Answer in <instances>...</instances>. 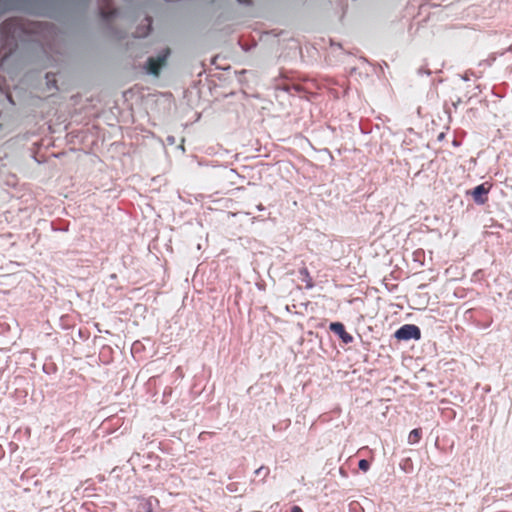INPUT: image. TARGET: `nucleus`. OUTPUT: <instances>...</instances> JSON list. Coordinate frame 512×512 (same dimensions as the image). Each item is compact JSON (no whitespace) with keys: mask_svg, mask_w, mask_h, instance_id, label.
Masks as SVG:
<instances>
[{"mask_svg":"<svg viewBox=\"0 0 512 512\" xmlns=\"http://www.w3.org/2000/svg\"><path fill=\"white\" fill-rule=\"evenodd\" d=\"M2 456H3V453H2V451L0 450V459L2 458Z\"/></svg>","mask_w":512,"mask_h":512,"instance_id":"nucleus-15","label":"nucleus"},{"mask_svg":"<svg viewBox=\"0 0 512 512\" xmlns=\"http://www.w3.org/2000/svg\"><path fill=\"white\" fill-rule=\"evenodd\" d=\"M147 512H153V511H152V508H151V507H149V508H148V510H147Z\"/></svg>","mask_w":512,"mask_h":512,"instance_id":"nucleus-14","label":"nucleus"},{"mask_svg":"<svg viewBox=\"0 0 512 512\" xmlns=\"http://www.w3.org/2000/svg\"><path fill=\"white\" fill-rule=\"evenodd\" d=\"M146 21H147V28H146V30L143 33L138 34L137 35L138 37L146 36L149 33V31L151 29V19L150 18H146Z\"/></svg>","mask_w":512,"mask_h":512,"instance_id":"nucleus-11","label":"nucleus"},{"mask_svg":"<svg viewBox=\"0 0 512 512\" xmlns=\"http://www.w3.org/2000/svg\"><path fill=\"white\" fill-rule=\"evenodd\" d=\"M23 30V23L18 18H10L4 21L0 27L1 34L5 41L15 39Z\"/></svg>","mask_w":512,"mask_h":512,"instance_id":"nucleus-1","label":"nucleus"},{"mask_svg":"<svg viewBox=\"0 0 512 512\" xmlns=\"http://www.w3.org/2000/svg\"><path fill=\"white\" fill-rule=\"evenodd\" d=\"M422 436L421 429H413L408 436V442L410 444H415L420 441Z\"/></svg>","mask_w":512,"mask_h":512,"instance_id":"nucleus-7","label":"nucleus"},{"mask_svg":"<svg viewBox=\"0 0 512 512\" xmlns=\"http://www.w3.org/2000/svg\"><path fill=\"white\" fill-rule=\"evenodd\" d=\"M169 55L170 49L166 48L157 57H150L147 61L148 72L158 76L161 68L166 65Z\"/></svg>","mask_w":512,"mask_h":512,"instance_id":"nucleus-2","label":"nucleus"},{"mask_svg":"<svg viewBox=\"0 0 512 512\" xmlns=\"http://www.w3.org/2000/svg\"><path fill=\"white\" fill-rule=\"evenodd\" d=\"M103 1L106 2V6L101 7V15L103 18L109 19L116 13V10L109 8V0H103Z\"/></svg>","mask_w":512,"mask_h":512,"instance_id":"nucleus-8","label":"nucleus"},{"mask_svg":"<svg viewBox=\"0 0 512 512\" xmlns=\"http://www.w3.org/2000/svg\"><path fill=\"white\" fill-rule=\"evenodd\" d=\"M486 185L487 183L480 184L471 191L474 201L478 204H484L487 201V194L489 193L490 186Z\"/></svg>","mask_w":512,"mask_h":512,"instance_id":"nucleus-4","label":"nucleus"},{"mask_svg":"<svg viewBox=\"0 0 512 512\" xmlns=\"http://www.w3.org/2000/svg\"><path fill=\"white\" fill-rule=\"evenodd\" d=\"M269 473H270V470H269V468H268V467H266V466H261V467H259V468L255 471V474H256V475H258V476H259V475H262V476H263V478H266V477L269 475Z\"/></svg>","mask_w":512,"mask_h":512,"instance_id":"nucleus-9","label":"nucleus"},{"mask_svg":"<svg viewBox=\"0 0 512 512\" xmlns=\"http://www.w3.org/2000/svg\"><path fill=\"white\" fill-rule=\"evenodd\" d=\"M398 340H418L421 337V331L418 326L413 324H405L401 326L394 334Z\"/></svg>","mask_w":512,"mask_h":512,"instance_id":"nucleus-3","label":"nucleus"},{"mask_svg":"<svg viewBox=\"0 0 512 512\" xmlns=\"http://www.w3.org/2000/svg\"><path fill=\"white\" fill-rule=\"evenodd\" d=\"M205 435H209V436H213L214 435V432H208V431H204L200 434V438L204 437Z\"/></svg>","mask_w":512,"mask_h":512,"instance_id":"nucleus-12","label":"nucleus"},{"mask_svg":"<svg viewBox=\"0 0 512 512\" xmlns=\"http://www.w3.org/2000/svg\"><path fill=\"white\" fill-rule=\"evenodd\" d=\"M299 273L302 276V280L306 282V287L307 288H312L313 287V281H312V278L310 276V273H309L308 269L306 267L301 268L299 270Z\"/></svg>","mask_w":512,"mask_h":512,"instance_id":"nucleus-6","label":"nucleus"},{"mask_svg":"<svg viewBox=\"0 0 512 512\" xmlns=\"http://www.w3.org/2000/svg\"><path fill=\"white\" fill-rule=\"evenodd\" d=\"M358 467H359L360 470L366 472V471H368V469L370 467V464H369V462L366 459H362V460L359 461Z\"/></svg>","mask_w":512,"mask_h":512,"instance_id":"nucleus-10","label":"nucleus"},{"mask_svg":"<svg viewBox=\"0 0 512 512\" xmlns=\"http://www.w3.org/2000/svg\"><path fill=\"white\" fill-rule=\"evenodd\" d=\"M291 512H303L299 506H293Z\"/></svg>","mask_w":512,"mask_h":512,"instance_id":"nucleus-13","label":"nucleus"},{"mask_svg":"<svg viewBox=\"0 0 512 512\" xmlns=\"http://www.w3.org/2000/svg\"><path fill=\"white\" fill-rule=\"evenodd\" d=\"M329 328L331 331L337 334L344 343L348 344L353 341L352 335L345 330V327L342 323L333 322L330 324Z\"/></svg>","mask_w":512,"mask_h":512,"instance_id":"nucleus-5","label":"nucleus"}]
</instances>
